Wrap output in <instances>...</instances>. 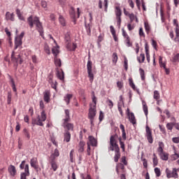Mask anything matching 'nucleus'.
<instances>
[{
    "mask_svg": "<svg viewBox=\"0 0 179 179\" xmlns=\"http://www.w3.org/2000/svg\"><path fill=\"white\" fill-rule=\"evenodd\" d=\"M69 13L73 19H75L76 17V13H75V8H73V7H71L70 8Z\"/></svg>",
    "mask_w": 179,
    "mask_h": 179,
    "instance_id": "40",
    "label": "nucleus"
},
{
    "mask_svg": "<svg viewBox=\"0 0 179 179\" xmlns=\"http://www.w3.org/2000/svg\"><path fill=\"white\" fill-rule=\"evenodd\" d=\"M144 27H145V33L147 34H150L151 28H150V25L149 24V22H144Z\"/></svg>",
    "mask_w": 179,
    "mask_h": 179,
    "instance_id": "31",
    "label": "nucleus"
},
{
    "mask_svg": "<svg viewBox=\"0 0 179 179\" xmlns=\"http://www.w3.org/2000/svg\"><path fill=\"white\" fill-rule=\"evenodd\" d=\"M6 20H10L11 22H15V14L13 13H10L7 12L6 13Z\"/></svg>",
    "mask_w": 179,
    "mask_h": 179,
    "instance_id": "21",
    "label": "nucleus"
},
{
    "mask_svg": "<svg viewBox=\"0 0 179 179\" xmlns=\"http://www.w3.org/2000/svg\"><path fill=\"white\" fill-rule=\"evenodd\" d=\"M72 97H73V95L72 94H67L64 97V100L67 105L69 104V103H71V99H72Z\"/></svg>",
    "mask_w": 179,
    "mask_h": 179,
    "instance_id": "25",
    "label": "nucleus"
},
{
    "mask_svg": "<svg viewBox=\"0 0 179 179\" xmlns=\"http://www.w3.org/2000/svg\"><path fill=\"white\" fill-rule=\"evenodd\" d=\"M137 59L140 64H142L145 62V54L141 53Z\"/></svg>",
    "mask_w": 179,
    "mask_h": 179,
    "instance_id": "38",
    "label": "nucleus"
},
{
    "mask_svg": "<svg viewBox=\"0 0 179 179\" xmlns=\"http://www.w3.org/2000/svg\"><path fill=\"white\" fill-rule=\"evenodd\" d=\"M152 45L155 50H157V42H156V41L154 39L152 40Z\"/></svg>",
    "mask_w": 179,
    "mask_h": 179,
    "instance_id": "62",
    "label": "nucleus"
},
{
    "mask_svg": "<svg viewBox=\"0 0 179 179\" xmlns=\"http://www.w3.org/2000/svg\"><path fill=\"white\" fill-rule=\"evenodd\" d=\"M173 62H179V53H177L176 55H173Z\"/></svg>",
    "mask_w": 179,
    "mask_h": 179,
    "instance_id": "48",
    "label": "nucleus"
},
{
    "mask_svg": "<svg viewBox=\"0 0 179 179\" xmlns=\"http://www.w3.org/2000/svg\"><path fill=\"white\" fill-rule=\"evenodd\" d=\"M152 162H153L154 167H156V166H157V164H159V160L157 159V156L155 153L153 154Z\"/></svg>",
    "mask_w": 179,
    "mask_h": 179,
    "instance_id": "37",
    "label": "nucleus"
},
{
    "mask_svg": "<svg viewBox=\"0 0 179 179\" xmlns=\"http://www.w3.org/2000/svg\"><path fill=\"white\" fill-rule=\"evenodd\" d=\"M121 162L124 166H128V162H127V157L125 156L122 157Z\"/></svg>",
    "mask_w": 179,
    "mask_h": 179,
    "instance_id": "56",
    "label": "nucleus"
},
{
    "mask_svg": "<svg viewBox=\"0 0 179 179\" xmlns=\"http://www.w3.org/2000/svg\"><path fill=\"white\" fill-rule=\"evenodd\" d=\"M27 164H26V161H22L20 165V168L21 169V170H24V171H26V166Z\"/></svg>",
    "mask_w": 179,
    "mask_h": 179,
    "instance_id": "47",
    "label": "nucleus"
},
{
    "mask_svg": "<svg viewBox=\"0 0 179 179\" xmlns=\"http://www.w3.org/2000/svg\"><path fill=\"white\" fill-rule=\"evenodd\" d=\"M129 85L133 89V90H136V87L135 86V83H134V80L132 78H129Z\"/></svg>",
    "mask_w": 179,
    "mask_h": 179,
    "instance_id": "35",
    "label": "nucleus"
},
{
    "mask_svg": "<svg viewBox=\"0 0 179 179\" xmlns=\"http://www.w3.org/2000/svg\"><path fill=\"white\" fill-rule=\"evenodd\" d=\"M86 145V143L83 141H80L77 146V150L78 153H83L85 152V146Z\"/></svg>",
    "mask_w": 179,
    "mask_h": 179,
    "instance_id": "14",
    "label": "nucleus"
},
{
    "mask_svg": "<svg viewBox=\"0 0 179 179\" xmlns=\"http://www.w3.org/2000/svg\"><path fill=\"white\" fill-rule=\"evenodd\" d=\"M52 52L53 55L55 56V57H57V55H58L59 54V50H58L56 47H54L52 49Z\"/></svg>",
    "mask_w": 179,
    "mask_h": 179,
    "instance_id": "41",
    "label": "nucleus"
},
{
    "mask_svg": "<svg viewBox=\"0 0 179 179\" xmlns=\"http://www.w3.org/2000/svg\"><path fill=\"white\" fill-rule=\"evenodd\" d=\"M129 17L130 19V23H132V22H134V20H135L136 17L135 16V14L131 13L130 15H129Z\"/></svg>",
    "mask_w": 179,
    "mask_h": 179,
    "instance_id": "59",
    "label": "nucleus"
},
{
    "mask_svg": "<svg viewBox=\"0 0 179 179\" xmlns=\"http://www.w3.org/2000/svg\"><path fill=\"white\" fill-rule=\"evenodd\" d=\"M64 142H70L71 141V133L69 131H66L64 133Z\"/></svg>",
    "mask_w": 179,
    "mask_h": 179,
    "instance_id": "27",
    "label": "nucleus"
},
{
    "mask_svg": "<svg viewBox=\"0 0 179 179\" xmlns=\"http://www.w3.org/2000/svg\"><path fill=\"white\" fill-rule=\"evenodd\" d=\"M122 104L118 103V106H117L118 111H119L120 115H122H122H124V114L122 113Z\"/></svg>",
    "mask_w": 179,
    "mask_h": 179,
    "instance_id": "58",
    "label": "nucleus"
},
{
    "mask_svg": "<svg viewBox=\"0 0 179 179\" xmlns=\"http://www.w3.org/2000/svg\"><path fill=\"white\" fill-rule=\"evenodd\" d=\"M173 127H174V123H173V122L166 124V128L169 131H173Z\"/></svg>",
    "mask_w": 179,
    "mask_h": 179,
    "instance_id": "51",
    "label": "nucleus"
},
{
    "mask_svg": "<svg viewBox=\"0 0 179 179\" xmlns=\"http://www.w3.org/2000/svg\"><path fill=\"white\" fill-rule=\"evenodd\" d=\"M153 99L157 101V106H160V103L163 101V100L160 99V92L157 90L154 91Z\"/></svg>",
    "mask_w": 179,
    "mask_h": 179,
    "instance_id": "13",
    "label": "nucleus"
},
{
    "mask_svg": "<svg viewBox=\"0 0 179 179\" xmlns=\"http://www.w3.org/2000/svg\"><path fill=\"white\" fill-rule=\"evenodd\" d=\"M138 34L140 37H145V32H143V28L141 27L139 29Z\"/></svg>",
    "mask_w": 179,
    "mask_h": 179,
    "instance_id": "61",
    "label": "nucleus"
},
{
    "mask_svg": "<svg viewBox=\"0 0 179 179\" xmlns=\"http://www.w3.org/2000/svg\"><path fill=\"white\" fill-rule=\"evenodd\" d=\"M142 105H143V112L145 113V115L148 116L149 110L148 109V105L146 104V101H142Z\"/></svg>",
    "mask_w": 179,
    "mask_h": 179,
    "instance_id": "29",
    "label": "nucleus"
},
{
    "mask_svg": "<svg viewBox=\"0 0 179 179\" xmlns=\"http://www.w3.org/2000/svg\"><path fill=\"white\" fill-rule=\"evenodd\" d=\"M139 72L141 78V80H145V71L143 69H139Z\"/></svg>",
    "mask_w": 179,
    "mask_h": 179,
    "instance_id": "46",
    "label": "nucleus"
},
{
    "mask_svg": "<svg viewBox=\"0 0 179 179\" xmlns=\"http://www.w3.org/2000/svg\"><path fill=\"white\" fill-rule=\"evenodd\" d=\"M59 22L62 26L65 27L66 26V21H65V18L62 15H59Z\"/></svg>",
    "mask_w": 179,
    "mask_h": 179,
    "instance_id": "34",
    "label": "nucleus"
},
{
    "mask_svg": "<svg viewBox=\"0 0 179 179\" xmlns=\"http://www.w3.org/2000/svg\"><path fill=\"white\" fill-rule=\"evenodd\" d=\"M11 61H13V62H15V64H20V65L23 64V59H22V57L20 56V55H17L16 56L15 55V51L12 52Z\"/></svg>",
    "mask_w": 179,
    "mask_h": 179,
    "instance_id": "9",
    "label": "nucleus"
},
{
    "mask_svg": "<svg viewBox=\"0 0 179 179\" xmlns=\"http://www.w3.org/2000/svg\"><path fill=\"white\" fill-rule=\"evenodd\" d=\"M164 148V143L163 142H159V147L157 148V152L159 155H161L162 153H164V150H163Z\"/></svg>",
    "mask_w": 179,
    "mask_h": 179,
    "instance_id": "26",
    "label": "nucleus"
},
{
    "mask_svg": "<svg viewBox=\"0 0 179 179\" xmlns=\"http://www.w3.org/2000/svg\"><path fill=\"white\" fill-rule=\"evenodd\" d=\"M51 97V92L49 90H46L43 92V100L46 103H50Z\"/></svg>",
    "mask_w": 179,
    "mask_h": 179,
    "instance_id": "18",
    "label": "nucleus"
},
{
    "mask_svg": "<svg viewBox=\"0 0 179 179\" xmlns=\"http://www.w3.org/2000/svg\"><path fill=\"white\" fill-rule=\"evenodd\" d=\"M12 101V93L11 92H8V97H7V103L8 104H10Z\"/></svg>",
    "mask_w": 179,
    "mask_h": 179,
    "instance_id": "53",
    "label": "nucleus"
},
{
    "mask_svg": "<svg viewBox=\"0 0 179 179\" xmlns=\"http://www.w3.org/2000/svg\"><path fill=\"white\" fill-rule=\"evenodd\" d=\"M39 106L41 110V115H38L36 119L32 120L33 125H38L39 127H44V122L47 120V114H45V110H44V101L43 100L40 101Z\"/></svg>",
    "mask_w": 179,
    "mask_h": 179,
    "instance_id": "2",
    "label": "nucleus"
},
{
    "mask_svg": "<svg viewBox=\"0 0 179 179\" xmlns=\"http://www.w3.org/2000/svg\"><path fill=\"white\" fill-rule=\"evenodd\" d=\"M55 64L56 66H59V68L61 67V65H62L61 59H58V57H55Z\"/></svg>",
    "mask_w": 179,
    "mask_h": 179,
    "instance_id": "43",
    "label": "nucleus"
},
{
    "mask_svg": "<svg viewBox=\"0 0 179 179\" xmlns=\"http://www.w3.org/2000/svg\"><path fill=\"white\" fill-rule=\"evenodd\" d=\"M173 24L176 26V37H179V26H178V21L177 20H173Z\"/></svg>",
    "mask_w": 179,
    "mask_h": 179,
    "instance_id": "30",
    "label": "nucleus"
},
{
    "mask_svg": "<svg viewBox=\"0 0 179 179\" xmlns=\"http://www.w3.org/2000/svg\"><path fill=\"white\" fill-rule=\"evenodd\" d=\"M97 104V98H96V96L94 95V92H93L92 95V103H91L90 106V109H89V113H88V117L90 120V124L92 127H93L94 121V117H96V106Z\"/></svg>",
    "mask_w": 179,
    "mask_h": 179,
    "instance_id": "4",
    "label": "nucleus"
},
{
    "mask_svg": "<svg viewBox=\"0 0 179 179\" xmlns=\"http://www.w3.org/2000/svg\"><path fill=\"white\" fill-rule=\"evenodd\" d=\"M172 142L173 143H179V136L172 138Z\"/></svg>",
    "mask_w": 179,
    "mask_h": 179,
    "instance_id": "64",
    "label": "nucleus"
},
{
    "mask_svg": "<svg viewBox=\"0 0 179 179\" xmlns=\"http://www.w3.org/2000/svg\"><path fill=\"white\" fill-rule=\"evenodd\" d=\"M117 87H118L119 90H121L124 87V83L122 81H117Z\"/></svg>",
    "mask_w": 179,
    "mask_h": 179,
    "instance_id": "52",
    "label": "nucleus"
},
{
    "mask_svg": "<svg viewBox=\"0 0 179 179\" xmlns=\"http://www.w3.org/2000/svg\"><path fill=\"white\" fill-rule=\"evenodd\" d=\"M120 170H122V173H125V166L122 163H119L116 166L117 174H120Z\"/></svg>",
    "mask_w": 179,
    "mask_h": 179,
    "instance_id": "20",
    "label": "nucleus"
},
{
    "mask_svg": "<svg viewBox=\"0 0 179 179\" xmlns=\"http://www.w3.org/2000/svg\"><path fill=\"white\" fill-rule=\"evenodd\" d=\"M122 36H123L124 38H129V36H128V34H127V31H125L124 30V29H122Z\"/></svg>",
    "mask_w": 179,
    "mask_h": 179,
    "instance_id": "63",
    "label": "nucleus"
},
{
    "mask_svg": "<svg viewBox=\"0 0 179 179\" xmlns=\"http://www.w3.org/2000/svg\"><path fill=\"white\" fill-rule=\"evenodd\" d=\"M8 173H10V176L15 177V176H16V167L13 165H10L8 167Z\"/></svg>",
    "mask_w": 179,
    "mask_h": 179,
    "instance_id": "22",
    "label": "nucleus"
},
{
    "mask_svg": "<svg viewBox=\"0 0 179 179\" xmlns=\"http://www.w3.org/2000/svg\"><path fill=\"white\" fill-rule=\"evenodd\" d=\"M49 164L50 166V170H53V171H57V170H58V167H59L57 159L49 158Z\"/></svg>",
    "mask_w": 179,
    "mask_h": 179,
    "instance_id": "10",
    "label": "nucleus"
},
{
    "mask_svg": "<svg viewBox=\"0 0 179 179\" xmlns=\"http://www.w3.org/2000/svg\"><path fill=\"white\" fill-rule=\"evenodd\" d=\"M118 136L117 134L113 135L110 138V147L109 150L115 152V156L113 157L114 162L118 163V160L121 157V152H120V147L117 143V139Z\"/></svg>",
    "mask_w": 179,
    "mask_h": 179,
    "instance_id": "1",
    "label": "nucleus"
},
{
    "mask_svg": "<svg viewBox=\"0 0 179 179\" xmlns=\"http://www.w3.org/2000/svg\"><path fill=\"white\" fill-rule=\"evenodd\" d=\"M87 143H90V145H91V146H97V140H96V138L92 136H90Z\"/></svg>",
    "mask_w": 179,
    "mask_h": 179,
    "instance_id": "19",
    "label": "nucleus"
},
{
    "mask_svg": "<svg viewBox=\"0 0 179 179\" xmlns=\"http://www.w3.org/2000/svg\"><path fill=\"white\" fill-rule=\"evenodd\" d=\"M16 13H17V17L20 19V20H24V17H23V15L22 14V13L20 12V10H19V8H17L16 10Z\"/></svg>",
    "mask_w": 179,
    "mask_h": 179,
    "instance_id": "39",
    "label": "nucleus"
},
{
    "mask_svg": "<svg viewBox=\"0 0 179 179\" xmlns=\"http://www.w3.org/2000/svg\"><path fill=\"white\" fill-rule=\"evenodd\" d=\"M22 134H23L24 136H25V138H27V139L28 141L30 139V132L28 131L27 129L24 128L22 130Z\"/></svg>",
    "mask_w": 179,
    "mask_h": 179,
    "instance_id": "32",
    "label": "nucleus"
},
{
    "mask_svg": "<svg viewBox=\"0 0 179 179\" xmlns=\"http://www.w3.org/2000/svg\"><path fill=\"white\" fill-rule=\"evenodd\" d=\"M22 45V38L17 37L15 40V48L14 50H17L18 47H20Z\"/></svg>",
    "mask_w": 179,
    "mask_h": 179,
    "instance_id": "23",
    "label": "nucleus"
},
{
    "mask_svg": "<svg viewBox=\"0 0 179 179\" xmlns=\"http://www.w3.org/2000/svg\"><path fill=\"white\" fill-rule=\"evenodd\" d=\"M117 61H118V56L117 55L116 52L113 54V62L114 64H117Z\"/></svg>",
    "mask_w": 179,
    "mask_h": 179,
    "instance_id": "49",
    "label": "nucleus"
},
{
    "mask_svg": "<svg viewBox=\"0 0 179 179\" xmlns=\"http://www.w3.org/2000/svg\"><path fill=\"white\" fill-rule=\"evenodd\" d=\"M62 127L64 128L65 132L66 131L69 132V131H73V124L69 123V121H63Z\"/></svg>",
    "mask_w": 179,
    "mask_h": 179,
    "instance_id": "11",
    "label": "nucleus"
},
{
    "mask_svg": "<svg viewBox=\"0 0 179 179\" xmlns=\"http://www.w3.org/2000/svg\"><path fill=\"white\" fill-rule=\"evenodd\" d=\"M154 171L156 174V177H160L162 176V171H160V169L159 168H155Z\"/></svg>",
    "mask_w": 179,
    "mask_h": 179,
    "instance_id": "44",
    "label": "nucleus"
},
{
    "mask_svg": "<svg viewBox=\"0 0 179 179\" xmlns=\"http://www.w3.org/2000/svg\"><path fill=\"white\" fill-rule=\"evenodd\" d=\"M29 176H30V171L29 169V164H27L24 172L20 175V179H27L26 177H29Z\"/></svg>",
    "mask_w": 179,
    "mask_h": 179,
    "instance_id": "15",
    "label": "nucleus"
},
{
    "mask_svg": "<svg viewBox=\"0 0 179 179\" xmlns=\"http://www.w3.org/2000/svg\"><path fill=\"white\" fill-rule=\"evenodd\" d=\"M87 71L88 73V78H90V82L93 83V80H94V73H93V62L90 59H88L87 64Z\"/></svg>",
    "mask_w": 179,
    "mask_h": 179,
    "instance_id": "5",
    "label": "nucleus"
},
{
    "mask_svg": "<svg viewBox=\"0 0 179 179\" xmlns=\"http://www.w3.org/2000/svg\"><path fill=\"white\" fill-rule=\"evenodd\" d=\"M127 115L129 122H131V124H132L133 125H135L136 124V118L135 117V115L134 114V113L128 112Z\"/></svg>",
    "mask_w": 179,
    "mask_h": 179,
    "instance_id": "17",
    "label": "nucleus"
},
{
    "mask_svg": "<svg viewBox=\"0 0 179 179\" xmlns=\"http://www.w3.org/2000/svg\"><path fill=\"white\" fill-rule=\"evenodd\" d=\"M124 67L125 71H128V59L124 58Z\"/></svg>",
    "mask_w": 179,
    "mask_h": 179,
    "instance_id": "60",
    "label": "nucleus"
},
{
    "mask_svg": "<svg viewBox=\"0 0 179 179\" xmlns=\"http://www.w3.org/2000/svg\"><path fill=\"white\" fill-rule=\"evenodd\" d=\"M27 22L31 29H33V27H34V24H36V30H38V31L40 33V36L43 37L44 35V31H43V24L40 22V18H38V17H34L33 18V15H31L27 18Z\"/></svg>",
    "mask_w": 179,
    "mask_h": 179,
    "instance_id": "3",
    "label": "nucleus"
},
{
    "mask_svg": "<svg viewBox=\"0 0 179 179\" xmlns=\"http://www.w3.org/2000/svg\"><path fill=\"white\" fill-rule=\"evenodd\" d=\"M115 13L116 15V20L118 26H121V15H122V11H121V8L120 6L115 7Z\"/></svg>",
    "mask_w": 179,
    "mask_h": 179,
    "instance_id": "8",
    "label": "nucleus"
},
{
    "mask_svg": "<svg viewBox=\"0 0 179 179\" xmlns=\"http://www.w3.org/2000/svg\"><path fill=\"white\" fill-rule=\"evenodd\" d=\"M54 76L51 74H50L48 77V82L51 85V87L52 89H55V90H57V81H54Z\"/></svg>",
    "mask_w": 179,
    "mask_h": 179,
    "instance_id": "12",
    "label": "nucleus"
},
{
    "mask_svg": "<svg viewBox=\"0 0 179 179\" xmlns=\"http://www.w3.org/2000/svg\"><path fill=\"white\" fill-rule=\"evenodd\" d=\"M159 156L162 160H164L165 162L169 160V154L166 152L159 154Z\"/></svg>",
    "mask_w": 179,
    "mask_h": 179,
    "instance_id": "28",
    "label": "nucleus"
},
{
    "mask_svg": "<svg viewBox=\"0 0 179 179\" xmlns=\"http://www.w3.org/2000/svg\"><path fill=\"white\" fill-rule=\"evenodd\" d=\"M59 156V151L58 149H55L54 152L51 154L49 159H52L53 160H57V157Z\"/></svg>",
    "mask_w": 179,
    "mask_h": 179,
    "instance_id": "24",
    "label": "nucleus"
},
{
    "mask_svg": "<svg viewBox=\"0 0 179 179\" xmlns=\"http://www.w3.org/2000/svg\"><path fill=\"white\" fill-rule=\"evenodd\" d=\"M65 113V118L63 119V121H71V116L69 115V110L66 109L64 110Z\"/></svg>",
    "mask_w": 179,
    "mask_h": 179,
    "instance_id": "33",
    "label": "nucleus"
},
{
    "mask_svg": "<svg viewBox=\"0 0 179 179\" xmlns=\"http://www.w3.org/2000/svg\"><path fill=\"white\" fill-rule=\"evenodd\" d=\"M44 50L46 52V54H48V55L51 54V51L50 50V47L48 46V45H45Z\"/></svg>",
    "mask_w": 179,
    "mask_h": 179,
    "instance_id": "54",
    "label": "nucleus"
},
{
    "mask_svg": "<svg viewBox=\"0 0 179 179\" xmlns=\"http://www.w3.org/2000/svg\"><path fill=\"white\" fill-rule=\"evenodd\" d=\"M87 155L88 156H90L92 154H91V152H92V148H90V143H87Z\"/></svg>",
    "mask_w": 179,
    "mask_h": 179,
    "instance_id": "50",
    "label": "nucleus"
},
{
    "mask_svg": "<svg viewBox=\"0 0 179 179\" xmlns=\"http://www.w3.org/2000/svg\"><path fill=\"white\" fill-rule=\"evenodd\" d=\"M145 137L150 143H153V135L152 134V129L148 125L145 127Z\"/></svg>",
    "mask_w": 179,
    "mask_h": 179,
    "instance_id": "7",
    "label": "nucleus"
},
{
    "mask_svg": "<svg viewBox=\"0 0 179 179\" xmlns=\"http://www.w3.org/2000/svg\"><path fill=\"white\" fill-rule=\"evenodd\" d=\"M166 174L167 178H178V173H177V169L176 168H173L172 171L166 168Z\"/></svg>",
    "mask_w": 179,
    "mask_h": 179,
    "instance_id": "6",
    "label": "nucleus"
},
{
    "mask_svg": "<svg viewBox=\"0 0 179 179\" xmlns=\"http://www.w3.org/2000/svg\"><path fill=\"white\" fill-rule=\"evenodd\" d=\"M125 43L127 47H131L132 45V43H131V39L129 38V37L126 38Z\"/></svg>",
    "mask_w": 179,
    "mask_h": 179,
    "instance_id": "57",
    "label": "nucleus"
},
{
    "mask_svg": "<svg viewBox=\"0 0 179 179\" xmlns=\"http://www.w3.org/2000/svg\"><path fill=\"white\" fill-rule=\"evenodd\" d=\"M30 165L34 170L38 169V160H37L36 157H34L30 160Z\"/></svg>",
    "mask_w": 179,
    "mask_h": 179,
    "instance_id": "16",
    "label": "nucleus"
},
{
    "mask_svg": "<svg viewBox=\"0 0 179 179\" xmlns=\"http://www.w3.org/2000/svg\"><path fill=\"white\" fill-rule=\"evenodd\" d=\"M119 141H120V148L122 150V152H125V143H124V142H122L121 138H119Z\"/></svg>",
    "mask_w": 179,
    "mask_h": 179,
    "instance_id": "55",
    "label": "nucleus"
},
{
    "mask_svg": "<svg viewBox=\"0 0 179 179\" xmlns=\"http://www.w3.org/2000/svg\"><path fill=\"white\" fill-rule=\"evenodd\" d=\"M57 78L60 80H64V78H65V76L64 74V71H62V72H59L58 71L57 72Z\"/></svg>",
    "mask_w": 179,
    "mask_h": 179,
    "instance_id": "42",
    "label": "nucleus"
},
{
    "mask_svg": "<svg viewBox=\"0 0 179 179\" xmlns=\"http://www.w3.org/2000/svg\"><path fill=\"white\" fill-rule=\"evenodd\" d=\"M91 27H92V25L90 24L85 25V29L87 30V33L88 36H90V34L92 33Z\"/></svg>",
    "mask_w": 179,
    "mask_h": 179,
    "instance_id": "45",
    "label": "nucleus"
},
{
    "mask_svg": "<svg viewBox=\"0 0 179 179\" xmlns=\"http://www.w3.org/2000/svg\"><path fill=\"white\" fill-rule=\"evenodd\" d=\"M9 79L11 83V87L13 88V92H16V85H15V80L12 76H9Z\"/></svg>",
    "mask_w": 179,
    "mask_h": 179,
    "instance_id": "36",
    "label": "nucleus"
}]
</instances>
